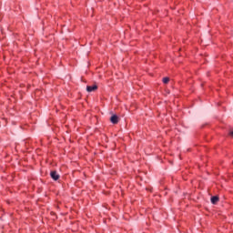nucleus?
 <instances>
[{"label": "nucleus", "mask_w": 233, "mask_h": 233, "mask_svg": "<svg viewBox=\"0 0 233 233\" xmlns=\"http://www.w3.org/2000/svg\"><path fill=\"white\" fill-rule=\"evenodd\" d=\"M50 177H52V179H54V181H57L60 177L59 174H57V171H51Z\"/></svg>", "instance_id": "nucleus-1"}, {"label": "nucleus", "mask_w": 233, "mask_h": 233, "mask_svg": "<svg viewBox=\"0 0 233 233\" xmlns=\"http://www.w3.org/2000/svg\"><path fill=\"white\" fill-rule=\"evenodd\" d=\"M110 121L113 123V125H117V123H119V116H117V115H113L110 117Z\"/></svg>", "instance_id": "nucleus-2"}, {"label": "nucleus", "mask_w": 233, "mask_h": 233, "mask_svg": "<svg viewBox=\"0 0 233 233\" xmlns=\"http://www.w3.org/2000/svg\"><path fill=\"white\" fill-rule=\"evenodd\" d=\"M96 90H97V85L87 86H86V91L87 92H96Z\"/></svg>", "instance_id": "nucleus-3"}, {"label": "nucleus", "mask_w": 233, "mask_h": 233, "mask_svg": "<svg viewBox=\"0 0 233 233\" xmlns=\"http://www.w3.org/2000/svg\"><path fill=\"white\" fill-rule=\"evenodd\" d=\"M218 201H219V197H218V196L211 197V203L213 205H216L218 203Z\"/></svg>", "instance_id": "nucleus-4"}, {"label": "nucleus", "mask_w": 233, "mask_h": 233, "mask_svg": "<svg viewBox=\"0 0 233 233\" xmlns=\"http://www.w3.org/2000/svg\"><path fill=\"white\" fill-rule=\"evenodd\" d=\"M162 81H163L164 85H167L168 83V81H170V78L164 77Z\"/></svg>", "instance_id": "nucleus-5"}, {"label": "nucleus", "mask_w": 233, "mask_h": 233, "mask_svg": "<svg viewBox=\"0 0 233 233\" xmlns=\"http://www.w3.org/2000/svg\"><path fill=\"white\" fill-rule=\"evenodd\" d=\"M229 136L233 137V131L229 132Z\"/></svg>", "instance_id": "nucleus-6"}]
</instances>
